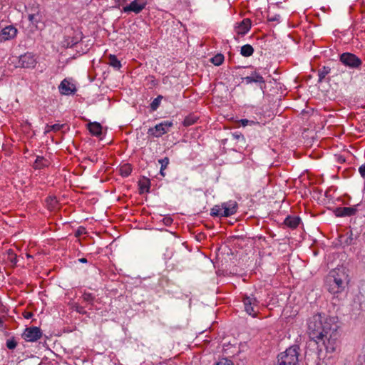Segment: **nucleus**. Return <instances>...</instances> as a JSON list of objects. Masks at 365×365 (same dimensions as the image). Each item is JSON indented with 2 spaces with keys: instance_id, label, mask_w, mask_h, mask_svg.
I'll return each mask as SVG.
<instances>
[{
  "instance_id": "f257e3e1",
  "label": "nucleus",
  "mask_w": 365,
  "mask_h": 365,
  "mask_svg": "<svg viewBox=\"0 0 365 365\" xmlns=\"http://www.w3.org/2000/svg\"><path fill=\"white\" fill-rule=\"evenodd\" d=\"M308 334L317 344L320 342L328 352H334L338 346L339 326L334 317L317 314L308 320Z\"/></svg>"
},
{
  "instance_id": "f03ea898",
  "label": "nucleus",
  "mask_w": 365,
  "mask_h": 365,
  "mask_svg": "<svg viewBox=\"0 0 365 365\" xmlns=\"http://www.w3.org/2000/svg\"><path fill=\"white\" fill-rule=\"evenodd\" d=\"M349 282L348 275L340 269L331 270L326 278L325 286L331 294L341 293Z\"/></svg>"
},
{
  "instance_id": "7ed1b4c3",
  "label": "nucleus",
  "mask_w": 365,
  "mask_h": 365,
  "mask_svg": "<svg viewBox=\"0 0 365 365\" xmlns=\"http://www.w3.org/2000/svg\"><path fill=\"white\" fill-rule=\"evenodd\" d=\"M299 346L294 344L277 356L275 365H299Z\"/></svg>"
},
{
  "instance_id": "20e7f679",
  "label": "nucleus",
  "mask_w": 365,
  "mask_h": 365,
  "mask_svg": "<svg viewBox=\"0 0 365 365\" xmlns=\"http://www.w3.org/2000/svg\"><path fill=\"white\" fill-rule=\"evenodd\" d=\"M242 302L244 304L245 311L247 314L252 316V317H256L258 310V304L259 302L257 298L254 295H244L242 298Z\"/></svg>"
},
{
  "instance_id": "39448f33",
  "label": "nucleus",
  "mask_w": 365,
  "mask_h": 365,
  "mask_svg": "<svg viewBox=\"0 0 365 365\" xmlns=\"http://www.w3.org/2000/svg\"><path fill=\"white\" fill-rule=\"evenodd\" d=\"M173 125V124L172 121H163L159 124H157L155 127L149 128L148 130V134L156 138L161 137L163 135L169 131L170 128H171Z\"/></svg>"
},
{
  "instance_id": "423d86ee",
  "label": "nucleus",
  "mask_w": 365,
  "mask_h": 365,
  "mask_svg": "<svg viewBox=\"0 0 365 365\" xmlns=\"http://www.w3.org/2000/svg\"><path fill=\"white\" fill-rule=\"evenodd\" d=\"M340 61L346 66L358 68L362 63L361 60L351 53H344L340 56Z\"/></svg>"
},
{
  "instance_id": "0eeeda50",
  "label": "nucleus",
  "mask_w": 365,
  "mask_h": 365,
  "mask_svg": "<svg viewBox=\"0 0 365 365\" xmlns=\"http://www.w3.org/2000/svg\"><path fill=\"white\" fill-rule=\"evenodd\" d=\"M242 80L246 82L247 84L257 83L259 88L264 91L266 88V82L263 76L257 71H252L250 76L242 78Z\"/></svg>"
},
{
  "instance_id": "6e6552de",
  "label": "nucleus",
  "mask_w": 365,
  "mask_h": 365,
  "mask_svg": "<svg viewBox=\"0 0 365 365\" xmlns=\"http://www.w3.org/2000/svg\"><path fill=\"white\" fill-rule=\"evenodd\" d=\"M147 2L143 0H134L130 4L124 6L123 11L125 13L133 12L135 14L140 13L146 6Z\"/></svg>"
},
{
  "instance_id": "1a4fd4ad",
  "label": "nucleus",
  "mask_w": 365,
  "mask_h": 365,
  "mask_svg": "<svg viewBox=\"0 0 365 365\" xmlns=\"http://www.w3.org/2000/svg\"><path fill=\"white\" fill-rule=\"evenodd\" d=\"M42 336L40 328L37 327H31L26 328L23 334L24 339L28 341H36Z\"/></svg>"
},
{
  "instance_id": "9d476101",
  "label": "nucleus",
  "mask_w": 365,
  "mask_h": 365,
  "mask_svg": "<svg viewBox=\"0 0 365 365\" xmlns=\"http://www.w3.org/2000/svg\"><path fill=\"white\" fill-rule=\"evenodd\" d=\"M36 64V60L31 53H26L19 57V66L22 68H32Z\"/></svg>"
},
{
  "instance_id": "9b49d317",
  "label": "nucleus",
  "mask_w": 365,
  "mask_h": 365,
  "mask_svg": "<svg viewBox=\"0 0 365 365\" xmlns=\"http://www.w3.org/2000/svg\"><path fill=\"white\" fill-rule=\"evenodd\" d=\"M357 212L355 207H336L334 212L336 217H342L354 215Z\"/></svg>"
},
{
  "instance_id": "f8f14e48",
  "label": "nucleus",
  "mask_w": 365,
  "mask_h": 365,
  "mask_svg": "<svg viewBox=\"0 0 365 365\" xmlns=\"http://www.w3.org/2000/svg\"><path fill=\"white\" fill-rule=\"evenodd\" d=\"M17 34V29L14 26L4 28L1 32V41H9L14 38Z\"/></svg>"
},
{
  "instance_id": "ddd939ff",
  "label": "nucleus",
  "mask_w": 365,
  "mask_h": 365,
  "mask_svg": "<svg viewBox=\"0 0 365 365\" xmlns=\"http://www.w3.org/2000/svg\"><path fill=\"white\" fill-rule=\"evenodd\" d=\"M222 207L223 209L222 216L223 217H230L237 212V202L235 201L224 202L222 203Z\"/></svg>"
},
{
  "instance_id": "4468645a",
  "label": "nucleus",
  "mask_w": 365,
  "mask_h": 365,
  "mask_svg": "<svg viewBox=\"0 0 365 365\" xmlns=\"http://www.w3.org/2000/svg\"><path fill=\"white\" fill-rule=\"evenodd\" d=\"M251 28V21L249 19H245L237 26H235V32L237 35L244 36Z\"/></svg>"
},
{
  "instance_id": "2eb2a0df",
  "label": "nucleus",
  "mask_w": 365,
  "mask_h": 365,
  "mask_svg": "<svg viewBox=\"0 0 365 365\" xmlns=\"http://www.w3.org/2000/svg\"><path fill=\"white\" fill-rule=\"evenodd\" d=\"M58 88L60 93L63 95H70L76 91L74 86L66 79L61 81Z\"/></svg>"
},
{
  "instance_id": "dca6fc26",
  "label": "nucleus",
  "mask_w": 365,
  "mask_h": 365,
  "mask_svg": "<svg viewBox=\"0 0 365 365\" xmlns=\"http://www.w3.org/2000/svg\"><path fill=\"white\" fill-rule=\"evenodd\" d=\"M88 129L90 133L95 136H100L102 133V126L99 123L93 122L89 123L88 125Z\"/></svg>"
},
{
  "instance_id": "f3484780",
  "label": "nucleus",
  "mask_w": 365,
  "mask_h": 365,
  "mask_svg": "<svg viewBox=\"0 0 365 365\" xmlns=\"http://www.w3.org/2000/svg\"><path fill=\"white\" fill-rule=\"evenodd\" d=\"M300 221V218L297 216H287L284 221V224L292 229H294L299 225Z\"/></svg>"
},
{
  "instance_id": "a211bd4d",
  "label": "nucleus",
  "mask_w": 365,
  "mask_h": 365,
  "mask_svg": "<svg viewBox=\"0 0 365 365\" xmlns=\"http://www.w3.org/2000/svg\"><path fill=\"white\" fill-rule=\"evenodd\" d=\"M150 185V179L147 178H143V180L139 181V186H140V193H143L144 192H149Z\"/></svg>"
},
{
  "instance_id": "6ab92c4d",
  "label": "nucleus",
  "mask_w": 365,
  "mask_h": 365,
  "mask_svg": "<svg viewBox=\"0 0 365 365\" xmlns=\"http://www.w3.org/2000/svg\"><path fill=\"white\" fill-rule=\"evenodd\" d=\"M254 53L253 47L250 44L244 45L241 47L240 54L245 57H250Z\"/></svg>"
},
{
  "instance_id": "aec40b11",
  "label": "nucleus",
  "mask_w": 365,
  "mask_h": 365,
  "mask_svg": "<svg viewBox=\"0 0 365 365\" xmlns=\"http://www.w3.org/2000/svg\"><path fill=\"white\" fill-rule=\"evenodd\" d=\"M48 165V160L43 157L38 156L34 163L35 169H41Z\"/></svg>"
},
{
  "instance_id": "412c9836",
  "label": "nucleus",
  "mask_w": 365,
  "mask_h": 365,
  "mask_svg": "<svg viewBox=\"0 0 365 365\" xmlns=\"http://www.w3.org/2000/svg\"><path fill=\"white\" fill-rule=\"evenodd\" d=\"M28 19L31 24L35 26L36 28H38V23L41 22V16L37 12L36 14H29Z\"/></svg>"
},
{
  "instance_id": "4be33fe9",
  "label": "nucleus",
  "mask_w": 365,
  "mask_h": 365,
  "mask_svg": "<svg viewBox=\"0 0 365 365\" xmlns=\"http://www.w3.org/2000/svg\"><path fill=\"white\" fill-rule=\"evenodd\" d=\"M330 71H331L330 68L327 67V66H323L322 68L319 69V71H318V76H319L318 82L319 83L322 82L323 80L324 79V78L326 77V76L330 73Z\"/></svg>"
},
{
  "instance_id": "5701e85b",
  "label": "nucleus",
  "mask_w": 365,
  "mask_h": 365,
  "mask_svg": "<svg viewBox=\"0 0 365 365\" xmlns=\"http://www.w3.org/2000/svg\"><path fill=\"white\" fill-rule=\"evenodd\" d=\"M132 172V167L130 164H124L120 168V173L123 177H128Z\"/></svg>"
},
{
  "instance_id": "b1692460",
  "label": "nucleus",
  "mask_w": 365,
  "mask_h": 365,
  "mask_svg": "<svg viewBox=\"0 0 365 365\" xmlns=\"http://www.w3.org/2000/svg\"><path fill=\"white\" fill-rule=\"evenodd\" d=\"M109 59V65L116 69H119L121 67V63L116 58L115 55L110 54L108 57Z\"/></svg>"
},
{
  "instance_id": "393cba45",
  "label": "nucleus",
  "mask_w": 365,
  "mask_h": 365,
  "mask_svg": "<svg viewBox=\"0 0 365 365\" xmlns=\"http://www.w3.org/2000/svg\"><path fill=\"white\" fill-rule=\"evenodd\" d=\"M232 140H235L237 143L240 144V147H243L245 144V140L244 136L240 133H234L232 134Z\"/></svg>"
},
{
  "instance_id": "a878e982",
  "label": "nucleus",
  "mask_w": 365,
  "mask_h": 365,
  "mask_svg": "<svg viewBox=\"0 0 365 365\" xmlns=\"http://www.w3.org/2000/svg\"><path fill=\"white\" fill-rule=\"evenodd\" d=\"M7 255H8L7 260L9 262L11 266H15L17 263L16 255L11 249H9L7 251Z\"/></svg>"
},
{
  "instance_id": "bb28decb",
  "label": "nucleus",
  "mask_w": 365,
  "mask_h": 365,
  "mask_svg": "<svg viewBox=\"0 0 365 365\" xmlns=\"http://www.w3.org/2000/svg\"><path fill=\"white\" fill-rule=\"evenodd\" d=\"M64 127V124L46 125L44 133L50 131L57 132Z\"/></svg>"
},
{
  "instance_id": "cd10ccee",
  "label": "nucleus",
  "mask_w": 365,
  "mask_h": 365,
  "mask_svg": "<svg viewBox=\"0 0 365 365\" xmlns=\"http://www.w3.org/2000/svg\"><path fill=\"white\" fill-rule=\"evenodd\" d=\"M210 61L215 66H220L224 61V56L217 53L210 59Z\"/></svg>"
},
{
  "instance_id": "c85d7f7f",
  "label": "nucleus",
  "mask_w": 365,
  "mask_h": 365,
  "mask_svg": "<svg viewBox=\"0 0 365 365\" xmlns=\"http://www.w3.org/2000/svg\"><path fill=\"white\" fill-rule=\"evenodd\" d=\"M222 213H223V209L222 206L215 205L210 212V215L215 217H222Z\"/></svg>"
},
{
  "instance_id": "c756f323",
  "label": "nucleus",
  "mask_w": 365,
  "mask_h": 365,
  "mask_svg": "<svg viewBox=\"0 0 365 365\" xmlns=\"http://www.w3.org/2000/svg\"><path fill=\"white\" fill-rule=\"evenodd\" d=\"M198 118L195 115H190L187 116L183 121V125L185 126H190L193 125L197 120Z\"/></svg>"
},
{
  "instance_id": "7c9ffc66",
  "label": "nucleus",
  "mask_w": 365,
  "mask_h": 365,
  "mask_svg": "<svg viewBox=\"0 0 365 365\" xmlns=\"http://www.w3.org/2000/svg\"><path fill=\"white\" fill-rule=\"evenodd\" d=\"M82 298L83 302L88 303L90 305L93 304V302L95 300V297L91 293H84L82 295Z\"/></svg>"
},
{
  "instance_id": "2f4dec72",
  "label": "nucleus",
  "mask_w": 365,
  "mask_h": 365,
  "mask_svg": "<svg viewBox=\"0 0 365 365\" xmlns=\"http://www.w3.org/2000/svg\"><path fill=\"white\" fill-rule=\"evenodd\" d=\"M17 344L18 342L14 336L8 339L6 342V347L10 350L14 349L16 347Z\"/></svg>"
},
{
  "instance_id": "473e14b6",
  "label": "nucleus",
  "mask_w": 365,
  "mask_h": 365,
  "mask_svg": "<svg viewBox=\"0 0 365 365\" xmlns=\"http://www.w3.org/2000/svg\"><path fill=\"white\" fill-rule=\"evenodd\" d=\"M163 98L162 96H158L157 98H155L153 102L150 103V109L152 110H156L159 107L161 100Z\"/></svg>"
},
{
  "instance_id": "72a5a7b5",
  "label": "nucleus",
  "mask_w": 365,
  "mask_h": 365,
  "mask_svg": "<svg viewBox=\"0 0 365 365\" xmlns=\"http://www.w3.org/2000/svg\"><path fill=\"white\" fill-rule=\"evenodd\" d=\"M240 123L242 126L245 127L247 125H258L259 123L254 121V120H250L247 119H242L240 120Z\"/></svg>"
},
{
  "instance_id": "f704fd0d",
  "label": "nucleus",
  "mask_w": 365,
  "mask_h": 365,
  "mask_svg": "<svg viewBox=\"0 0 365 365\" xmlns=\"http://www.w3.org/2000/svg\"><path fill=\"white\" fill-rule=\"evenodd\" d=\"M158 163L161 165L162 170H165L170 163L169 158L165 157L164 158L160 159Z\"/></svg>"
},
{
  "instance_id": "c9c22d12",
  "label": "nucleus",
  "mask_w": 365,
  "mask_h": 365,
  "mask_svg": "<svg viewBox=\"0 0 365 365\" xmlns=\"http://www.w3.org/2000/svg\"><path fill=\"white\" fill-rule=\"evenodd\" d=\"M280 19V15L279 14H274V15H267V20L269 21H277L279 22Z\"/></svg>"
},
{
  "instance_id": "e433bc0d",
  "label": "nucleus",
  "mask_w": 365,
  "mask_h": 365,
  "mask_svg": "<svg viewBox=\"0 0 365 365\" xmlns=\"http://www.w3.org/2000/svg\"><path fill=\"white\" fill-rule=\"evenodd\" d=\"M215 365H234V364L231 360H229L227 359H222Z\"/></svg>"
},
{
  "instance_id": "4c0bfd02",
  "label": "nucleus",
  "mask_w": 365,
  "mask_h": 365,
  "mask_svg": "<svg viewBox=\"0 0 365 365\" xmlns=\"http://www.w3.org/2000/svg\"><path fill=\"white\" fill-rule=\"evenodd\" d=\"M76 311L80 314H86V310L84 309V307L80 305L76 306Z\"/></svg>"
},
{
  "instance_id": "58836bf2",
  "label": "nucleus",
  "mask_w": 365,
  "mask_h": 365,
  "mask_svg": "<svg viewBox=\"0 0 365 365\" xmlns=\"http://www.w3.org/2000/svg\"><path fill=\"white\" fill-rule=\"evenodd\" d=\"M86 233V231H85V228L84 227H80L76 232V237H80L81 235H82L83 234Z\"/></svg>"
},
{
  "instance_id": "ea45409f",
  "label": "nucleus",
  "mask_w": 365,
  "mask_h": 365,
  "mask_svg": "<svg viewBox=\"0 0 365 365\" xmlns=\"http://www.w3.org/2000/svg\"><path fill=\"white\" fill-rule=\"evenodd\" d=\"M359 172L360 175H361V177L365 178V163L361 165L359 168Z\"/></svg>"
},
{
  "instance_id": "a19ab883",
  "label": "nucleus",
  "mask_w": 365,
  "mask_h": 365,
  "mask_svg": "<svg viewBox=\"0 0 365 365\" xmlns=\"http://www.w3.org/2000/svg\"><path fill=\"white\" fill-rule=\"evenodd\" d=\"M24 317L29 319H31L33 317V313L30 312H25L24 314Z\"/></svg>"
},
{
  "instance_id": "79ce46f5",
  "label": "nucleus",
  "mask_w": 365,
  "mask_h": 365,
  "mask_svg": "<svg viewBox=\"0 0 365 365\" xmlns=\"http://www.w3.org/2000/svg\"><path fill=\"white\" fill-rule=\"evenodd\" d=\"M78 261L81 263H86L88 262L87 259L84 257L78 259Z\"/></svg>"
},
{
  "instance_id": "37998d69",
  "label": "nucleus",
  "mask_w": 365,
  "mask_h": 365,
  "mask_svg": "<svg viewBox=\"0 0 365 365\" xmlns=\"http://www.w3.org/2000/svg\"><path fill=\"white\" fill-rule=\"evenodd\" d=\"M165 170H162V168H160V174L163 176V177H165V173L164 171Z\"/></svg>"
},
{
  "instance_id": "c03bdc74",
  "label": "nucleus",
  "mask_w": 365,
  "mask_h": 365,
  "mask_svg": "<svg viewBox=\"0 0 365 365\" xmlns=\"http://www.w3.org/2000/svg\"><path fill=\"white\" fill-rule=\"evenodd\" d=\"M4 327V322L3 320L1 319V318L0 317V328L3 327Z\"/></svg>"
},
{
  "instance_id": "a18cd8bd",
  "label": "nucleus",
  "mask_w": 365,
  "mask_h": 365,
  "mask_svg": "<svg viewBox=\"0 0 365 365\" xmlns=\"http://www.w3.org/2000/svg\"><path fill=\"white\" fill-rule=\"evenodd\" d=\"M125 1H126V0H118V2L119 4L124 3V2H125Z\"/></svg>"
},
{
  "instance_id": "49530a36",
  "label": "nucleus",
  "mask_w": 365,
  "mask_h": 365,
  "mask_svg": "<svg viewBox=\"0 0 365 365\" xmlns=\"http://www.w3.org/2000/svg\"><path fill=\"white\" fill-rule=\"evenodd\" d=\"M51 200H54V201H55V202H57V201L56 200V197L52 198V199H51Z\"/></svg>"
},
{
  "instance_id": "de8ad7c7",
  "label": "nucleus",
  "mask_w": 365,
  "mask_h": 365,
  "mask_svg": "<svg viewBox=\"0 0 365 365\" xmlns=\"http://www.w3.org/2000/svg\"><path fill=\"white\" fill-rule=\"evenodd\" d=\"M235 39L238 40V37L237 36H235Z\"/></svg>"
},
{
  "instance_id": "09e8293b",
  "label": "nucleus",
  "mask_w": 365,
  "mask_h": 365,
  "mask_svg": "<svg viewBox=\"0 0 365 365\" xmlns=\"http://www.w3.org/2000/svg\"><path fill=\"white\" fill-rule=\"evenodd\" d=\"M38 365H45V364H38Z\"/></svg>"
}]
</instances>
